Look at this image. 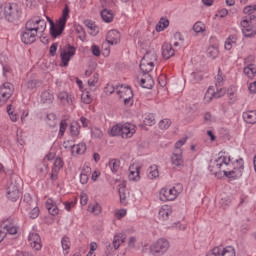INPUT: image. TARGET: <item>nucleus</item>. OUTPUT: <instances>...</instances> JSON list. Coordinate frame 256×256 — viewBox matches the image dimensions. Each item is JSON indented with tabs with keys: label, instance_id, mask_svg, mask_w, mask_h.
Returning a JSON list of instances; mask_svg holds the SVG:
<instances>
[{
	"label": "nucleus",
	"instance_id": "obj_53",
	"mask_svg": "<svg viewBox=\"0 0 256 256\" xmlns=\"http://www.w3.org/2000/svg\"><path fill=\"white\" fill-rule=\"evenodd\" d=\"M81 100L86 105H89L93 101V98L91 97V94H89V92H83L81 96Z\"/></svg>",
	"mask_w": 256,
	"mask_h": 256
},
{
	"label": "nucleus",
	"instance_id": "obj_27",
	"mask_svg": "<svg viewBox=\"0 0 256 256\" xmlns=\"http://www.w3.org/2000/svg\"><path fill=\"white\" fill-rule=\"evenodd\" d=\"M46 209L50 213V215H59V208L57 207V204L53 201V199H48L46 202Z\"/></svg>",
	"mask_w": 256,
	"mask_h": 256
},
{
	"label": "nucleus",
	"instance_id": "obj_50",
	"mask_svg": "<svg viewBox=\"0 0 256 256\" xmlns=\"http://www.w3.org/2000/svg\"><path fill=\"white\" fill-rule=\"evenodd\" d=\"M193 31H195V33H203V31H205V24L200 21L196 22L193 26Z\"/></svg>",
	"mask_w": 256,
	"mask_h": 256
},
{
	"label": "nucleus",
	"instance_id": "obj_44",
	"mask_svg": "<svg viewBox=\"0 0 256 256\" xmlns=\"http://www.w3.org/2000/svg\"><path fill=\"white\" fill-rule=\"evenodd\" d=\"M216 79V87H223L225 83V74L221 72V69H218V74L215 77Z\"/></svg>",
	"mask_w": 256,
	"mask_h": 256
},
{
	"label": "nucleus",
	"instance_id": "obj_62",
	"mask_svg": "<svg viewBox=\"0 0 256 256\" xmlns=\"http://www.w3.org/2000/svg\"><path fill=\"white\" fill-rule=\"evenodd\" d=\"M128 177L130 181H137L139 179V169L137 171H131Z\"/></svg>",
	"mask_w": 256,
	"mask_h": 256
},
{
	"label": "nucleus",
	"instance_id": "obj_14",
	"mask_svg": "<svg viewBox=\"0 0 256 256\" xmlns=\"http://www.w3.org/2000/svg\"><path fill=\"white\" fill-rule=\"evenodd\" d=\"M28 242L32 249H35V251H41V247H43V245L41 244V236H39V234L31 232L28 236Z\"/></svg>",
	"mask_w": 256,
	"mask_h": 256
},
{
	"label": "nucleus",
	"instance_id": "obj_9",
	"mask_svg": "<svg viewBox=\"0 0 256 256\" xmlns=\"http://www.w3.org/2000/svg\"><path fill=\"white\" fill-rule=\"evenodd\" d=\"M13 95V84L5 82L2 87H0V105H5L7 101Z\"/></svg>",
	"mask_w": 256,
	"mask_h": 256
},
{
	"label": "nucleus",
	"instance_id": "obj_26",
	"mask_svg": "<svg viewBox=\"0 0 256 256\" xmlns=\"http://www.w3.org/2000/svg\"><path fill=\"white\" fill-rule=\"evenodd\" d=\"M153 77L151 74H146L145 78L140 80V85L143 89H151L154 85Z\"/></svg>",
	"mask_w": 256,
	"mask_h": 256
},
{
	"label": "nucleus",
	"instance_id": "obj_23",
	"mask_svg": "<svg viewBox=\"0 0 256 256\" xmlns=\"http://www.w3.org/2000/svg\"><path fill=\"white\" fill-rule=\"evenodd\" d=\"M87 151V145L85 143L74 144L71 146L72 155H83Z\"/></svg>",
	"mask_w": 256,
	"mask_h": 256
},
{
	"label": "nucleus",
	"instance_id": "obj_12",
	"mask_svg": "<svg viewBox=\"0 0 256 256\" xmlns=\"http://www.w3.org/2000/svg\"><path fill=\"white\" fill-rule=\"evenodd\" d=\"M21 41L24 45H31L37 41V33L25 28L21 33Z\"/></svg>",
	"mask_w": 256,
	"mask_h": 256
},
{
	"label": "nucleus",
	"instance_id": "obj_5",
	"mask_svg": "<svg viewBox=\"0 0 256 256\" xmlns=\"http://www.w3.org/2000/svg\"><path fill=\"white\" fill-rule=\"evenodd\" d=\"M25 29L34 33H43L47 29V22L39 18H31L25 24Z\"/></svg>",
	"mask_w": 256,
	"mask_h": 256
},
{
	"label": "nucleus",
	"instance_id": "obj_29",
	"mask_svg": "<svg viewBox=\"0 0 256 256\" xmlns=\"http://www.w3.org/2000/svg\"><path fill=\"white\" fill-rule=\"evenodd\" d=\"M153 67H155V65L152 64V62L149 63L143 60L140 62V71H142L144 75H149V73L153 71Z\"/></svg>",
	"mask_w": 256,
	"mask_h": 256
},
{
	"label": "nucleus",
	"instance_id": "obj_10",
	"mask_svg": "<svg viewBox=\"0 0 256 256\" xmlns=\"http://www.w3.org/2000/svg\"><path fill=\"white\" fill-rule=\"evenodd\" d=\"M0 229L5 231L6 235L7 233L9 235H17V231H19V228H17V225H15V222H13V219L11 218H8L1 223Z\"/></svg>",
	"mask_w": 256,
	"mask_h": 256
},
{
	"label": "nucleus",
	"instance_id": "obj_25",
	"mask_svg": "<svg viewBox=\"0 0 256 256\" xmlns=\"http://www.w3.org/2000/svg\"><path fill=\"white\" fill-rule=\"evenodd\" d=\"M243 73L244 75H246V77H249V79H256L255 64H248L246 67H244Z\"/></svg>",
	"mask_w": 256,
	"mask_h": 256
},
{
	"label": "nucleus",
	"instance_id": "obj_4",
	"mask_svg": "<svg viewBox=\"0 0 256 256\" xmlns=\"http://www.w3.org/2000/svg\"><path fill=\"white\" fill-rule=\"evenodd\" d=\"M169 240L165 238H160L152 245H150V253L154 256H161L165 255L167 251H169Z\"/></svg>",
	"mask_w": 256,
	"mask_h": 256
},
{
	"label": "nucleus",
	"instance_id": "obj_18",
	"mask_svg": "<svg viewBox=\"0 0 256 256\" xmlns=\"http://www.w3.org/2000/svg\"><path fill=\"white\" fill-rule=\"evenodd\" d=\"M133 135H135V127L133 125L131 124L122 125V130L120 134V137H122V139H129L133 137Z\"/></svg>",
	"mask_w": 256,
	"mask_h": 256
},
{
	"label": "nucleus",
	"instance_id": "obj_22",
	"mask_svg": "<svg viewBox=\"0 0 256 256\" xmlns=\"http://www.w3.org/2000/svg\"><path fill=\"white\" fill-rule=\"evenodd\" d=\"M58 99L62 105H73V96L65 91L58 94Z\"/></svg>",
	"mask_w": 256,
	"mask_h": 256
},
{
	"label": "nucleus",
	"instance_id": "obj_28",
	"mask_svg": "<svg viewBox=\"0 0 256 256\" xmlns=\"http://www.w3.org/2000/svg\"><path fill=\"white\" fill-rule=\"evenodd\" d=\"M243 119L246 123L250 125H255L256 123V111H248L243 113Z\"/></svg>",
	"mask_w": 256,
	"mask_h": 256
},
{
	"label": "nucleus",
	"instance_id": "obj_13",
	"mask_svg": "<svg viewBox=\"0 0 256 256\" xmlns=\"http://www.w3.org/2000/svg\"><path fill=\"white\" fill-rule=\"evenodd\" d=\"M242 33L244 37H255L256 28L249 23L248 19H243L241 21Z\"/></svg>",
	"mask_w": 256,
	"mask_h": 256
},
{
	"label": "nucleus",
	"instance_id": "obj_51",
	"mask_svg": "<svg viewBox=\"0 0 256 256\" xmlns=\"http://www.w3.org/2000/svg\"><path fill=\"white\" fill-rule=\"evenodd\" d=\"M88 211L94 213V215H99L101 213V206L99 204L89 205Z\"/></svg>",
	"mask_w": 256,
	"mask_h": 256
},
{
	"label": "nucleus",
	"instance_id": "obj_30",
	"mask_svg": "<svg viewBox=\"0 0 256 256\" xmlns=\"http://www.w3.org/2000/svg\"><path fill=\"white\" fill-rule=\"evenodd\" d=\"M53 93L45 90L41 93V103H44L46 105H51L53 103Z\"/></svg>",
	"mask_w": 256,
	"mask_h": 256
},
{
	"label": "nucleus",
	"instance_id": "obj_57",
	"mask_svg": "<svg viewBox=\"0 0 256 256\" xmlns=\"http://www.w3.org/2000/svg\"><path fill=\"white\" fill-rule=\"evenodd\" d=\"M52 169H54L56 171H59L60 169H63V160L60 157L55 159L54 168H52Z\"/></svg>",
	"mask_w": 256,
	"mask_h": 256
},
{
	"label": "nucleus",
	"instance_id": "obj_54",
	"mask_svg": "<svg viewBox=\"0 0 256 256\" xmlns=\"http://www.w3.org/2000/svg\"><path fill=\"white\" fill-rule=\"evenodd\" d=\"M169 127H171V120L164 119L159 122L160 129L167 130V129H169Z\"/></svg>",
	"mask_w": 256,
	"mask_h": 256
},
{
	"label": "nucleus",
	"instance_id": "obj_31",
	"mask_svg": "<svg viewBox=\"0 0 256 256\" xmlns=\"http://www.w3.org/2000/svg\"><path fill=\"white\" fill-rule=\"evenodd\" d=\"M142 61H146V63H152L155 65V61H157V53L155 51H148L142 58Z\"/></svg>",
	"mask_w": 256,
	"mask_h": 256
},
{
	"label": "nucleus",
	"instance_id": "obj_34",
	"mask_svg": "<svg viewBox=\"0 0 256 256\" xmlns=\"http://www.w3.org/2000/svg\"><path fill=\"white\" fill-rule=\"evenodd\" d=\"M23 203H25L27 209H33V207H35V205H37V202H35V200H33V198L31 197V194H29V193L24 195Z\"/></svg>",
	"mask_w": 256,
	"mask_h": 256
},
{
	"label": "nucleus",
	"instance_id": "obj_60",
	"mask_svg": "<svg viewBox=\"0 0 256 256\" xmlns=\"http://www.w3.org/2000/svg\"><path fill=\"white\" fill-rule=\"evenodd\" d=\"M7 113L11 119V121H13V123H15L17 121V115L15 113H13V111H11V105L7 106Z\"/></svg>",
	"mask_w": 256,
	"mask_h": 256
},
{
	"label": "nucleus",
	"instance_id": "obj_47",
	"mask_svg": "<svg viewBox=\"0 0 256 256\" xmlns=\"http://www.w3.org/2000/svg\"><path fill=\"white\" fill-rule=\"evenodd\" d=\"M61 245H62L63 251H67V250L71 249V240L69 239V237L64 236L61 239Z\"/></svg>",
	"mask_w": 256,
	"mask_h": 256
},
{
	"label": "nucleus",
	"instance_id": "obj_1",
	"mask_svg": "<svg viewBox=\"0 0 256 256\" xmlns=\"http://www.w3.org/2000/svg\"><path fill=\"white\" fill-rule=\"evenodd\" d=\"M23 11L17 3H6L4 5V19L8 23H15L21 18Z\"/></svg>",
	"mask_w": 256,
	"mask_h": 256
},
{
	"label": "nucleus",
	"instance_id": "obj_55",
	"mask_svg": "<svg viewBox=\"0 0 256 256\" xmlns=\"http://www.w3.org/2000/svg\"><path fill=\"white\" fill-rule=\"evenodd\" d=\"M29 217L30 219H37V217H39V207H37V205L31 208V211L29 212Z\"/></svg>",
	"mask_w": 256,
	"mask_h": 256
},
{
	"label": "nucleus",
	"instance_id": "obj_56",
	"mask_svg": "<svg viewBox=\"0 0 256 256\" xmlns=\"http://www.w3.org/2000/svg\"><path fill=\"white\" fill-rule=\"evenodd\" d=\"M99 83V74L94 73L93 78L88 80L89 87H95Z\"/></svg>",
	"mask_w": 256,
	"mask_h": 256
},
{
	"label": "nucleus",
	"instance_id": "obj_63",
	"mask_svg": "<svg viewBox=\"0 0 256 256\" xmlns=\"http://www.w3.org/2000/svg\"><path fill=\"white\" fill-rule=\"evenodd\" d=\"M76 33L79 34V39H81V41L85 39V30L83 29V26H77Z\"/></svg>",
	"mask_w": 256,
	"mask_h": 256
},
{
	"label": "nucleus",
	"instance_id": "obj_39",
	"mask_svg": "<svg viewBox=\"0 0 256 256\" xmlns=\"http://www.w3.org/2000/svg\"><path fill=\"white\" fill-rule=\"evenodd\" d=\"M147 171L149 179H157L159 177V168L157 165L150 166Z\"/></svg>",
	"mask_w": 256,
	"mask_h": 256
},
{
	"label": "nucleus",
	"instance_id": "obj_20",
	"mask_svg": "<svg viewBox=\"0 0 256 256\" xmlns=\"http://www.w3.org/2000/svg\"><path fill=\"white\" fill-rule=\"evenodd\" d=\"M121 205H127L129 199V190L125 187V183L119 184L118 189Z\"/></svg>",
	"mask_w": 256,
	"mask_h": 256
},
{
	"label": "nucleus",
	"instance_id": "obj_3",
	"mask_svg": "<svg viewBox=\"0 0 256 256\" xmlns=\"http://www.w3.org/2000/svg\"><path fill=\"white\" fill-rule=\"evenodd\" d=\"M233 165L234 167L232 170H223L224 177H227L228 179H239L243 177V171L245 170V162L243 161V158L236 159Z\"/></svg>",
	"mask_w": 256,
	"mask_h": 256
},
{
	"label": "nucleus",
	"instance_id": "obj_21",
	"mask_svg": "<svg viewBox=\"0 0 256 256\" xmlns=\"http://www.w3.org/2000/svg\"><path fill=\"white\" fill-rule=\"evenodd\" d=\"M175 55V49H173V46L169 43H164L162 45V56L164 59H171Z\"/></svg>",
	"mask_w": 256,
	"mask_h": 256
},
{
	"label": "nucleus",
	"instance_id": "obj_19",
	"mask_svg": "<svg viewBox=\"0 0 256 256\" xmlns=\"http://www.w3.org/2000/svg\"><path fill=\"white\" fill-rule=\"evenodd\" d=\"M106 41L109 45H117L121 41V33L117 30H110L107 34Z\"/></svg>",
	"mask_w": 256,
	"mask_h": 256
},
{
	"label": "nucleus",
	"instance_id": "obj_46",
	"mask_svg": "<svg viewBox=\"0 0 256 256\" xmlns=\"http://www.w3.org/2000/svg\"><path fill=\"white\" fill-rule=\"evenodd\" d=\"M122 127H123V125H121V124H117V125L113 126L110 131V135H112V137H121Z\"/></svg>",
	"mask_w": 256,
	"mask_h": 256
},
{
	"label": "nucleus",
	"instance_id": "obj_32",
	"mask_svg": "<svg viewBox=\"0 0 256 256\" xmlns=\"http://www.w3.org/2000/svg\"><path fill=\"white\" fill-rule=\"evenodd\" d=\"M172 210L170 208V206H163L160 210H159V218L162 219L163 221H167V219H169V215H171Z\"/></svg>",
	"mask_w": 256,
	"mask_h": 256
},
{
	"label": "nucleus",
	"instance_id": "obj_11",
	"mask_svg": "<svg viewBox=\"0 0 256 256\" xmlns=\"http://www.w3.org/2000/svg\"><path fill=\"white\" fill-rule=\"evenodd\" d=\"M47 19L50 23V35L54 37V39H57V37L65 31V25L61 26V22L59 21L55 24V22H53L49 17H47Z\"/></svg>",
	"mask_w": 256,
	"mask_h": 256
},
{
	"label": "nucleus",
	"instance_id": "obj_24",
	"mask_svg": "<svg viewBox=\"0 0 256 256\" xmlns=\"http://www.w3.org/2000/svg\"><path fill=\"white\" fill-rule=\"evenodd\" d=\"M89 177H91V167L86 166L80 173V183L87 185L89 183Z\"/></svg>",
	"mask_w": 256,
	"mask_h": 256
},
{
	"label": "nucleus",
	"instance_id": "obj_33",
	"mask_svg": "<svg viewBox=\"0 0 256 256\" xmlns=\"http://www.w3.org/2000/svg\"><path fill=\"white\" fill-rule=\"evenodd\" d=\"M101 18L103 19V21L105 23H111L114 19L113 11L108 10V9H103L101 11Z\"/></svg>",
	"mask_w": 256,
	"mask_h": 256
},
{
	"label": "nucleus",
	"instance_id": "obj_16",
	"mask_svg": "<svg viewBox=\"0 0 256 256\" xmlns=\"http://www.w3.org/2000/svg\"><path fill=\"white\" fill-rule=\"evenodd\" d=\"M171 162L174 167H183L184 160H183V150L182 149H175L172 154Z\"/></svg>",
	"mask_w": 256,
	"mask_h": 256
},
{
	"label": "nucleus",
	"instance_id": "obj_15",
	"mask_svg": "<svg viewBox=\"0 0 256 256\" xmlns=\"http://www.w3.org/2000/svg\"><path fill=\"white\" fill-rule=\"evenodd\" d=\"M223 95H225V91L222 88H220L219 91L215 92L213 87H209L207 92L205 93L204 100L206 103H210V101L213 98L219 99V98L223 97Z\"/></svg>",
	"mask_w": 256,
	"mask_h": 256
},
{
	"label": "nucleus",
	"instance_id": "obj_38",
	"mask_svg": "<svg viewBox=\"0 0 256 256\" xmlns=\"http://www.w3.org/2000/svg\"><path fill=\"white\" fill-rule=\"evenodd\" d=\"M235 43H237V36L235 35H230L227 40L225 41V49L226 51H231V49H233V45H235Z\"/></svg>",
	"mask_w": 256,
	"mask_h": 256
},
{
	"label": "nucleus",
	"instance_id": "obj_45",
	"mask_svg": "<svg viewBox=\"0 0 256 256\" xmlns=\"http://www.w3.org/2000/svg\"><path fill=\"white\" fill-rule=\"evenodd\" d=\"M37 85H39V80H28L24 84V87H26L28 91H35V89H37Z\"/></svg>",
	"mask_w": 256,
	"mask_h": 256
},
{
	"label": "nucleus",
	"instance_id": "obj_41",
	"mask_svg": "<svg viewBox=\"0 0 256 256\" xmlns=\"http://www.w3.org/2000/svg\"><path fill=\"white\" fill-rule=\"evenodd\" d=\"M117 93L118 94L121 93L120 97H122V98L133 99V90L131 89L130 86L124 87V90L118 91Z\"/></svg>",
	"mask_w": 256,
	"mask_h": 256
},
{
	"label": "nucleus",
	"instance_id": "obj_40",
	"mask_svg": "<svg viewBox=\"0 0 256 256\" xmlns=\"http://www.w3.org/2000/svg\"><path fill=\"white\" fill-rule=\"evenodd\" d=\"M81 125H79V122L74 121L70 124V134L72 137H77L80 133Z\"/></svg>",
	"mask_w": 256,
	"mask_h": 256
},
{
	"label": "nucleus",
	"instance_id": "obj_17",
	"mask_svg": "<svg viewBox=\"0 0 256 256\" xmlns=\"http://www.w3.org/2000/svg\"><path fill=\"white\" fill-rule=\"evenodd\" d=\"M231 163V158H227V156L223 154H219V157L214 161V165L218 171H223L225 167H227Z\"/></svg>",
	"mask_w": 256,
	"mask_h": 256
},
{
	"label": "nucleus",
	"instance_id": "obj_59",
	"mask_svg": "<svg viewBox=\"0 0 256 256\" xmlns=\"http://www.w3.org/2000/svg\"><path fill=\"white\" fill-rule=\"evenodd\" d=\"M243 13H245V15H253V13H255V7L253 5H248L244 7Z\"/></svg>",
	"mask_w": 256,
	"mask_h": 256
},
{
	"label": "nucleus",
	"instance_id": "obj_43",
	"mask_svg": "<svg viewBox=\"0 0 256 256\" xmlns=\"http://www.w3.org/2000/svg\"><path fill=\"white\" fill-rule=\"evenodd\" d=\"M46 123L49 127H55L57 125V116L54 113L47 114Z\"/></svg>",
	"mask_w": 256,
	"mask_h": 256
},
{
	"label": "nucleus",
	"instance_id": "obj_36",
	"mask_svg": "<svg viewBox=\"0 0 256 256\" xmlns=\"http://www.w3.org/2000/svg\"><path fill=\"white\" fill-rule=\"evenodd\" d=\"M169 27V19L161 18L158 24L156 25V31L161 33V31H165Z\"/></svg>",
	"mask_w": 256,
	"mask_h": 256
},
{
	"label": "nucleus",
	"instance_id": "obj_7",
	"mask_svg": "<svg viewBox=\"0 0 256 256\" xmlns=\"http://www.w3.org/2000/svg\"><path fill=\"white\" fill-rule=\"evenodd\" d=\"M206 256H237V253L233 246H226L224 248L217 246L209 250Z\"/></svg>",
	"mask_w": 256,
	"mask_h": 256
},
{
	"label": "nucleus",
	"instance_id": "obj_64",
	"mask_svg": "<svg viewBox=\"0 0 256 256\" xmlns=\"http://www.w3.org/2000/svg\"><path fill=\"white\" fill-rule=\"evenodd\" d=\"M125 215H127V210H125V209L118 210L115 213L116 219H123V217H125Z\"/></svg>",
	"mask_w": 256,
	"mask_h": 256
},
{
	"label": "nucleus",
	"instance_id": "obj_52",
	"mask_svg": "<svg viewBox=\"0 0 256 256\" xmlns=\"http://www.w3.org/2000/svg\"><path fill=\"white\" fill-rule=\"evenodd\" d=\"M191 81L194 83H199V81H203V75L199 72H192L191 75Z\"/></svg>",
	"mask_w": 256,
	"mask_h": 256
},
{
	"label": "nucleus",
	"instance_id": "obj_8",
	"mask_svg": "<svg viewBox=\"0 0 256 256\" xmlns=\"http://www.w3.org/2000/svg\"><path fill=\"white\" fill-rule=\"evenodd\" d=\"M19 181H21V178L17 177L15 182H11L7 188V198L14 203L19 199V197H21Z\"/></svg>",
	"mask_w": 256,
	"mask_h": 256
},
{
	"label": "nucleus",
	"instance_id": "obj_35",
	"mask_svg": "<svg viewBox=\"0 0 256 256\" xmlns=\"http://www.w3.org/2000/svg\"><path fill=\"white\" fill-rule=\"evenodd\" d=\"M69 19V6H65L62 11V16L59 18L58 22H60L61 27L67 25V20Z\"/></svg>",
	"mask_w": 256,
	"mask_h": 256
},
{
	"label": "nucleus",
	"instance_id": "obj_48",
	"mask_svg": "<svg viewBox=\"0 0 256 256\" xmlns=\"http://www.w3.org/2000/svg\"><path fill=\"white\" fill-rule=\"evenodd\" d=\"M86 27H88V29H90L91 35H97V33H99V28L97 27V25H95V23L91 22V21H86L85 22Z\"/></svg>",
	"mask_w": 256,
	"mask_h": 256
},
{
	"label": "nucleus",
	"instance_id": "obj_6",
	"mask_svg": "<svg viewBox=\"0 0 256 256\" xmlns=\"http://www.w3.org/2000/svg\"><path fill=\"white\" fill-rule=\"evenodd\" d=\"M77 52V48L72 46L71 44H67L65 48L60 53V59L62 63V67H68L69 62L73 57H75V53Z\"/></svg>",
	"mask_w": 256,
	"mask_h": 256
},
{
	"label": "nucleus",
	"instance_id": "obj_2",
	"mask_svg": "<svg viewBox=\"0 0 256 256\" xmlns=\"http://www.w3.org/2000/svg\"><path fill=\"white\" fill-rule=\"evenodd\" d=\"M183 193V184L178 183L174 187L162 188L160 190V200L161 201H175L179 195Z\"/></svg>",
	"mask_w": 256,
	"mask_h": 256
},
{
	"label": "nucleus",
	"instance_id": "obj_37",
	"mask_svg": "<svg viewBox=\"0 0 256 256\" xmlns=\"http://www.w3.org/2000/svg\"><path fill=\"white\" fill-rule=\"evenodd\" d=\"M108 166L110 167L112 173H117V171L121 169V161H119L118 159H111L108 162Z\"/></svg>",
	"mask_w": 256,
	"mask_h": 256
},
{
	"label": "nucleus",
	"instance_id": "obj_58",
	"mask_svg": "<svg viewBox=\"0 0 256 256\" xmlns=\"http://www.w3.org/2000/svg\"><path fill=\"white\" fill-rule=\"evenodd\" d=\"M91 133L92 137H95V139H101V137H103V131H101L99 128H93Z\"/></svg>",
	"mask_w": 256,
	"mask_h": 256
},
{
	"label": "nucleus",
	"instance_id": "obj_42",
	"mask_svg": "<svg viewBox=\"0 0 256 256\" xmlns=\"http://www.w3.org/2000/svg\"><path fill=\"white\" fill-rule=\"evenodd\" d=\"M207 56H208L210 59H217V57H219V49H218L217 47L210 46V47L207 49Z\"/></svg>",
	"mask_w": 256,
	"mask_h": 256
},
{
	"label": "nucleus",
	"instance_id": "obj_61",
	"mask_svg": "<svg viewBox=\"0 0 256 256\" xmlns=\"http://www.w3.org/2000/svg\"><path fill=\"white\" fill-rule=\"evenodd\" d=\"M66 129H67V122L65 120H62L60 122L59 135L61 136L65 135Z\"/></svg>",
	"mask_w": 256,
	"mask_h": 256
},
{
	"label": "nucleus",
	"instance_id": "obj_49",
	"mask_svg": "<svg viewBox=\"0 0 256 256\" xmlns=\"http://www.w3.org/2000/svg\"><path fill=\"white\" fill-rule=\"evenodd\" d=\"M144 124L147 125L148 127L155 125V116L153 114H148L144 118Z\"/></svg>",
	"mask_w": 256,
	"mask_h": 256
}]
</instances>
